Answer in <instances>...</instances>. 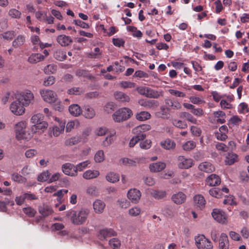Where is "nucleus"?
<instances>
[{
    "label": "nucleus",
    "instance_id": "55",
    "mask_svg": "<svg viewBox=\"0 0 249 249\" xmlns=\"http://www.w3.org/2000/svg\"><path fill=\"white\" fill-rule=\"evenodd\" d=\"M89 163L90 162L89 160H86L78 163L75 166L76 172L77 173L78 171H82Z\"/></svg>",
    "mask_w": 249,
    "mask_h": 249
},
{
    "label": "nucleus",
    "instance_id": "43",
    "mask_svg": "<svg viewBox=\"0 0 249 249\" xmlns=\"http://www.w3.org/2000/svg\"><path fill=\"white\" fill-rule=\"evenodd\" d=\"M23 212L25 214L30 217H34L36 213V210L30 206L23 208Z\"/></svg>",
    "mask_w": 249,
    "mask_h": 249
},
{
    "label": "nucleus",
    "instance_id": "57",
    "mask_svg": "<svg viewBox=\"0 0 249 249\" xmlns=\"http://www.w3.org/2000/svg\"><path fill=\"white\" fill-rule=\"evenodd\" d=\"M168 92L171 95L178 97H185L186 96V94L184 92L174 89H169Z\"/></svg>",
    "mask_w": 249,
    "mask_h": 249
},
{
    "label": "nucleus",
    "instance_id": "42",
    "mask_svg": "<svg viewBox=\"0 0 249 249\" xmlns=\"http://www.w3.org/2000/svg\"><path fill=\"white\" fill-rule=\"evenodd\" d=\"M117 204L122 209H126L130 206V203L125 198H120L117 200Z\"/></svg>",
    "mask_w": 249,
    "mask_h": 249
},
{
    "label": "nucleus",
    "instance_id": "31",
    "mask_svg": "<svg viewBox=\"0 0 249 249\" xmlns=\"http://www.w3.org/2000/svg\"><path fill=\"white\" fill-rule=\"evenodd\" d=\"M84 115L86 118L91 119L95 116V112L93 108L87 106L85 107Z\"/></svg>",
    "mask_w": 249,
    "mask_h": 249
},
{
    "label": "nucleus",
    "instance_id": "39",
    "mask_svg": "<svg viewBox=\"0 0 249 249\" xmlns=\"http://www.w3.org/2000/svg\"><path fill=\"white\" fill-rule=\"evenodd\" d=\"M196 146V143L193 141H188L182 145V148L186 151H189L194 149Z\"/></svg>",
    "mask_w": 249,
    "mask_h": 249
},
{
    "label": "nucleus",
    "instance_id": "35",
    "mask_svg": "<svg viewBox=\"0 0 249 249\" xmlns=\"http://www.w3.org/2000/svg\"><path fill=\"white\" fill-rule=\"evenodd\" d=\"M80 142V138L79 136H75L66 140L65 142V144L66 146H72Z\"/></svg>",
    "mask_w": 249,
    "mask_h": 249
},
{
    "label": "nucleus",
    "instance_id": "3",
    "mask_svg": "<svg viewBox=\"0 0 249 249\" xmlns=\"http://www.w3.org/2000/svg\"><path fill=\"white\" fill-rule=\"evenodd\" d=\"M26 123L25 121L18 123L15 126L16 138L18 140H28L31 137L29 133L26 131Z\"/></svg>",
    "mask_w": 249,
    "mask_h": 249
},
{
    "label": "nucleus",
    "instance_id": "59",
    "mask_svg": "<svg viewBox=\"0 0 249 249\" xmlns=\"http://www.w3.org/2000/svg\"><path fill=\"white\" fill-rule=\"evenodd\" d=\"M141 209L137 207H134L129 210V214L132 216H137L140 214Z\"/></svg>",
    "mask_w": 249,
    "mask_h": 249
},
{
    "label": "nucleus",
    "instance_id": "1",
    "mask_svg": "<svg viewBox=\"0 0 249 249\" xmlns=\"http://www.w3.org/2000/svg\"><path fill=\"white\" fill-rule=\"evenodd\" d=\"M89 212L88 210L81 209L79 211L70 210L66 212V216L69 218L71 222L75 225L84 224L88 217Z\"/></svg>",
    "mask_w": 249,
    "mask_h": 249
},
{
    "label": "nucleus",
    "instance_id": "17",
    "mask_svg": "<svg viewBox=\"0 0 249 249\" xmlns=\"http://www.w3.org/2000/svg\"><path fill=\"white\" fill-rule=\"evenodd\" d=\"M106 207L105 203L100 199H96L93 203L94 211L96 213H102Z\"/></svg>",
    "mask_w": 249,
    "mask_h": 249
},
{
    "label": "nucleus",
    "instance_id": "5",
    "mask_svg": "<svg viewBox=\"0 0 249 249\" xmlns=\"http://www.w3.org/2000/svg\"><path fill=\"white\" fill-rule=\"evenodd\" d=\"M195 240L198 249H213L212 243L204 235L200 234L196 236Z\"/></svg>",
    "mask_w": 249,
    "mask_h": 249
},
{
    "label": "nucleus",
    "instance_id": "50",
    "mask_svg": "<svg viewBox=\"0 0 249 249\" xmlns=\"http://www.w3.org/2000/svg\"><path fill=\"white\" fill-rule=\"evenodd\" d=\"M101 54V52L99 47H96L94 49V52H91L88 54V57L90 58H98Z\"/></svg>",
    "mask_w": 249,
    "mask_h": 249
},
{
    "label": "nucleus",
    "instance_id": "60",
    "mask_svg": "<svg viewBox=\"0 0 249 249\" xmlns=\"http://www.w3.org/2000/svg\"><path fill=\"white\" fill-rule=\"evenodd\" d=\"M55 82V78L53 76H49L47 78L45 79L43 85L47 87L52 85Z\"/></svg>",
    "mask_w": 249,
    "mask_h": 249
},
{
    "label": "nucleus",
    "instance_id": "45",
    "mask_svg": "<svg viewBox=\"0 0 249 249\" xmlns=\"http://www.w3.org/2000/svg\"><path fill=\"white\" fill-rule=\"evenodd\" d=\"M105 160L104 151L102 150L98 151L94 156V160L96 162H101Z\"/></svg>",
    "mask_w": 249,
    "mask_h": 249
},
{
    "label": "nucleus",
    "instance_id": "54",
    "mask_svg": "<svg viewBox=\"0 0 249 249\" xmlns=\"http://www.w3.org/2000/svg\"><path fill=\"white\" fill-rule=\"evenodd\" d=\"M8 14L12 18H19L21 17V13L16 9L13 8L9 10Z\"/></svg>",
    "mask_w": 249,
    "mask_h": 249
},
{
    "label": "nucleus",
    "instance_id": "25",
    "mask_svg": "<svg viewBox=\"0 0 249 249\" xmlns=\"http://www.w3.org/2000/svg\"><path fill=\"white\" fill-rule=\"evenodd\" d=\"M198 169L199 170L206 173H211L214 170L213 166L209 162L201 163L198 166Z\"/></svg>",
    "mask_w": 249,
    "mask_h": 249
},
{
    "label": "nucleus",
    "instance_id": "30",
    "mask_svg": "<svg viewBox=\"0 0 249 249\" xmlns=\"http://www.w3.org/2000/svg\"><path fill=\"white\" fill-rule=\"evenodd\" d=\"M69 110L71 114L74 116H78L81 113L80 107L77 104H73L69 107Z\"/></svg>",
    "mask_w": 249,
    "mask_h": 249
},
{
    "label": "nucleus",
    "instance_id": "32",
    "mask_svg": "<svg viewBox=\"0 0 249 249\" xmlns=\"http://www.w3.org/2000/svg\"><path fill=\"white\" fill-rule=\"evenodd\" d=\"M25 41V38L24 36L19 35L13 41L12 45L15 48H18L22 45Z\"/></svg>",
    "mask_w": 249,
    "mask_h": 249
},
{
    "label": "nucleus",
    "instance_id": "24",
    "mask_svg": "<svg viewBox=\"0 0 249 249\" xmlns=\"http://www.w3.org/2000/svg\"><path fill=\"white\" fill-rule=\"evenodd\" d=\"M57 41L61 46H67L72 42V40L69 36L61 35L57 36Z\"/></svg>",
    "mask_w": 249,
    "mask_h": 249
},
{
    "label": "nucleus",
    "instance_id": "53",
    "mask_svg": "<svg viewBox=\"0 0 249 249\" xmlns=\"http://www.w3.org/2000/svg\"><path fill=\"white\" fill-rule=\"evenodd\" d=\"M173 124L176 127L181 129H185L187 127V124L185 122H183L181 120H174L173 121Z\"/></svg>",
    "mask_w": 249,
    "mask_h": 249
},
{
    "label": "nucleus",
    "instance_id": "7",
    "mask_svg": "<svg viewBox=\"0 0 249 249\" xmlns=\"http://www.w3.org/2000/svg\"><path fill=\"white\" fill-rule=\"evenodd\" d=\"M40 94L43 100L50 104L54 103L57 99V94L53 91L51 90H40Z\"/></svg>",
    "mask_w": 249,
    "mask_h": 249
},
{
    "label": "nucleus",
    "instance_id": "41",
    "mask_svg": "<svg viewBox=\"0 0 249 249\" xmlns=\"http://www.w3.org/2000/svg\"><path fill=\"white\" fill-rule=\"evenodd\" d=\"M47 123L42 120L41 122H40L39 124L34 125L32 126V129L33 131H35V132H36L37 130H43L47 127Z\"/></svg>",
    "mask_w": 249,
    "mask_h": 249
},
{
    "label": "nucleus",
    "instance_id": "48",
    "mask_svg": "<svg viewBox=\"0 0 249 249\" xmlns=\"http://www.w3.org/2000/svg\"><path fill=\"white\" fill-rule=\"evenodd\" d=\"M43 116L42 114L38 113L33 115L31 119V122L34 124V125L39 124L43 120Z\"/></svg>",
    "mask_w": 249,
    "mask_h": 249
},
{
    "label": "nucleus",
    "instance_id": "63",
    "mask_svg": "<svg viewBox=\"0 0 249 249\" xmlns=\"http://www.w3.org/2000/svg\"><path fill=\"white\" fill-rule=\"evenodd\" d=\"M2 36L4 39L11 40L15 36V32L14 31H8L4 33Z\"/></svg>",
    "mask_w": 249,
    "mask_h": 249
},
{
    "label": "nucleus",
    "instance_id": "33",
    "mask_svg": "<svg viewBox=\"0 0 249 249\" xmlns=\"http://www.w3.org/2000/svg\"><path fill=\"white\" fill-rule=\"evenodd\" d=\"M53 56L56 60L62 61L66 58V53L62 50H57L54 52Z\"/></svg>",
    "mask_w": 249,
    "mask_h": 249
},
{
    "label": "nucleus",
    "instance_id": "20",
    "mask_svg": "<svg viewBox=\"0 0 249 249\" xmlns=\"http://www.w3.org/2000/svg\"><path fill=\"white\" fill-rule=\"evenodd\" d=\"M165 103L167 107L172 109H179L181 107V104L174 99L166 98L164 100Z\"/></svg>",
    "mask_w": 249,
    "mask_h": 249
},
{
    "label": "nucleus",
    "instance_id": "37",
    "mask_svg": "<svg viewBox=\"0 0 249 249\" xmlns=\"http://www.w3.org/2000/svg\"><path fill=\"white\" fill-rule=\"evenodd\" d=\"M106 178L108 181L111 183H115L119 180V175L113 172L107 174Z\"/></svg>",
    "mask_w": 249,
    "mask_h": 249
},
{
    "label": "nucleus",
    "instance_id": "64",
    "mask_svg": "<svg viewBox=\"0 0 249 249\" xmlns=\"http://www.w3.org/2000/svg\"><path fill=\"white\" fill-rule=\"evenodd\" d=\"M190 101L194 104H199L204 103L205 101L199 97L196 96H191L189 98Z\"/></svg>",
    "mask_w": 249,
    "mask_h": 249
},
{
    "label": "nucleus",
    "instance_id": "4",
    "mask_svg": "<svg viewBox=\"0 0 249 249\" xmlns=\"http://www.w3.org/2000/svg\"><path fill=\"white\" fill-rule=\"evenodd\" d=\"M16 99L20 102L22 105L27 107L34 102V95L30 90H25L18 94Z\"/></svg>",
    "mask_w": 249,
    "mask_h": 249
},
{
    "label": "nucleus",
    "instance_id": "10",
    "mask_svg": "<svg viewBox=\"0 0 249 249\" xmlns=\"http://www.w3.org/2000/svg\"><path fill=\"white\" fill-rule=\"evenodd\" d=\"M213 217L218 222L224 224L227 220V215L226 213L222 211L214 209L212 213Z\"/></svg>",
    "mask_w": 249,
    "mask_h": 249
},
{
    "label": "nucleus",
    "instance_id": "11",
    "mask_svg": "<svg viewBox=\"0 0 249 249\" xmlns=\"http://www.w3.org/2000/svg\"><path fill=\"white\" fill-rule=\"evenodd\" d=\"M127 196L132 203L136 204L141 198V193L137 189H131L128 191Z\"/></svg>",
    "mask_w": 249,
    "mask_h": 249
},
{
    "label": "nucleus",
    "instance_id": "56",
    "mask_svg": "<svg viewBox=\"0 0 249 249\" xmlns=\"http://www.w3.org/2000/svg\"><path fill=\"white\" fill-rule=\"evenodd\" d=\"M181 116L185 118L187 121L190 122L193 124L196 123V120L191 114L187 112H183L181 114Z\"/></svg>",
    "mask_w": 249,
    "mask_h": 249
},
{
    "label": "nucleus",
    "instance_id": "26",
    "mask_svg": "<svg viewBox=\"0 0 249 249\" xmlns=\"http://www.w3.org/2000/svg\"><path fill=\"white\" fill-rule=\"evenodd\" d=\"M114 96L116 100L121 102H129L130 101L129 96L121 91L115 92Z\"/></svg>",
    "mask_w": 249,
    "mask_h": 249
},
{
    "label": "nucleus",
    "instance_id": "34",
    "mask_svg": "<svg viewBox=\"0 0 249 249\" xmlns=\"http://www.w3.org/2000/svg\"><path fill=\"white\" fill-rule=\"evenodd\" d=\"M145 96L151 98H158L160 96V93L158 91L148 87L146 89Z\"/></svg>",
    "mask_w": 249,
    "mask_h": 249
},
{
    "label": "nucleus",
    "instance_id": "40",
    "mask_svg": "<svg viewBox=\"0 0 249 249\" xmlns=\"http://www.w3.org/2000/svg\"><path fill=\"white\" fill-rule=\"evenodd\" d=\"M237 155L234 153H229L226 157L225 162L227 164L231 165L237 160Z\"/></svg>",
    "mask_w": 249,
    "mask_h": 249
},
{
    "label": "nucleus",
    "instance_id": "29",
    "mask_svg": "<svg viewBox=\"0 0 249 249\" xmlns=\"http://www.w3.org/2000/svg\"><path fill=\"white\" fill-rule=\"evenodd\" d=\"M161 146L166 150H170L174 148L176 143L172 140L167 139L160 142Z\"/></svg>",
    "mask_w": 249,
    "mask_h": 249
},
{
    "label": "nucleus",
    "instance_id": "61",
    "mask_svg": "<svg viewBox=\"0 0 249 249\" xmlns=\"http://www.w3.org/2000/svg\"><path fill=\"white\" fill-rule=\"evenodd\" d=\"M151 142L149 140H146L140 143V146L142 149H148L151 146Z\"/></svg>",
    "mask_w": 249,
    "mask_h": 249
},
{
    "label": "nucleus",
    "instance_id": "19",
    "mask_svg": "<svg viewBox=\"0 0 249 249\" xmlns=\"http://www.w3.org/2000/svg\"><path fill=\"white\" fill-rule=\"evenodd\" d=\"M229 240L227 235L222 233L219 239V249H229Z\"/></svg>",
    "mask_w": 249,
    "mask_h": 249
},
{
    "label": "nucleus",
    "instance_id": "9",
    "mask_svg": "<svg viewBox=\"0 0 249 249\" xmlns=\"http://www.w3.org/2000/svg\"><path fill=\"white\" fill-rule=\"evenodd\" d=\"M178 166L180 169H188L194 164V160L191 158H186L184 156L178 157Z\"/></svg>",
    "mask_w": 249,
    "mask_h": 249
},
{
    "label": "nucleus",
    "instance_id": "49",
    "mask_svg": "<svg viewBox=\"0 0 249 249\" xmlns=\"http://www.w3.org/2000/svg\"><path fill=\"white\" fill-rule=\"evenodd\" d=\"M91 131V129L89 128H87L84 129L82 132L80 136L79 137L80 138V142H87L88 137L89 136Z\"/></svg>",
    "mask_w": 249,
    "mask_h": 249
},
{
    "label": "nucleus",
    "instance_id": "38",
    "mask_svg": "<svg viewBox=\"0 0 249 249\" xmlns=\"http://www.w3.org/2000/svg\"><path fill=\"white\" fill-rule=\"evenodd\" d=\"M163 213L164 214L169 217H172L175 216L176 214L175 210L171 206H166L164 210H163Z\"/></svg>",
    "mask_w": 249,
    "mask_h": 249
},
{
    "label": "nucleus",
    "instance_id": "21",
    "mask_svg": "<svg viewBox=\"0 0 249 249\" xmlns=\"http://www.w3.org/2000/svg\"><path fill=\"white\" fill-rule=\"evenodd\" d=\"M149 169L152 172H158L162 171L166 167V164L163 162H157L149 165Z\"/></svg>",
    "mask_w": 249,
    "mask_h": 249
},
{
    "label": "nucleus",
    "instance_id": "2",
    "mask_svg": "<svg viewBox=\"0 0 249 249\" xmlns=\"http://www.w3.org/2000/svg\"><path fill=\"white\" fill-rule=\"evenodd\" d=\"M132 114V111L130 109L122 107L113 114L112 118L115 122H121L128 120Z\"/></svg>",
    "mask_w": 249,
    "mask_h": 249
},
{
    "label": "nucleus",
    "instance_id": "13",
    "mask_svg": "<svg viewBox=\"0 0 249 249\" xmlns=\"http://www.w3.org/2000/svg\"><path fill=\"white\" fill-rule=\"evenodd\" d=\"M186 196L182 192H178L174 194L171 196V200L177 205H180L185 202Z\"/></svg>",
    "mask_w": 249,
    "mask_h": 249
},
{
    "label": "nucleus",
    "instance_id": "27",
    "mask_svg": "<svg viewBox=\"0 0 249 249\" xmlns=\"http://www.w3.org/2000/svg\"><path fill=\"white\" fill-rule=\"evenodd\" d=\"M151 196L155 199H162L166 196L167 193L165 191L153 190L151 192Z\"/></svg>",
    "mask_w": 249,
    "mask_h": 249
},
{
    "label": "nucleus",
    "instance_id": "8",
    "mask_svg": "<svg viewBox=\"0 0 249 249\" xmlns=\"http://www.w3.org/2000/svg\"><path fill=\"white\" fill-rule=\"evenodd\" d=\"M25 106H23L19 102L18 99L16 100L13 102L10 107V110L11 112L16 115H21L25 112Z\"/></svg>",
    "mask_w": 249,
    "mask_h": 249
},
{
    "label": "nucleus",
    "instance_id": "44",
    "mask_svg": "<svg viewBox=\"0 0 249 249\" xmlns=\"http://www.w3.org/2000/svg\"><path fill=\"white\" fill-rule=\"evenodd\" d=\"M115 134V132H113L112 133H111L107 137L106 139L103 142V146L105 147H107L109 146L114 141L113 137Z\"/></svg>",
    "mask_w": 249,
    "mask_h": 249
},
{
    "label": "nucleus",
    "instance_id": "12",
    "mask_svg": "<svg viewBox=\"0 0 249 249\" xmlns=\"http://www.w3.org/2000/svg\"><path fill=\"white\" fill-rule=\"evenodd\" d=\"M62 170L63 172L68 176L75 177L77 175L75 166L70 163H66L63 164Z\"/></svg>",
    "mask_w": 249,
    "mask_h": 249
},
{
    "label": "nucleus",
    "instance_id": "28",
    "mask_svg": "<svg viewBox=\"0 0 249 249\" xmlns=\"http://www.w3.org/2000/svg\"><path fill=\"white\" fill-rule=\"evenodd\" d=\"M44 59V55L39 53H33L29 57L28 61L31 63H36Z\"/></svg>",
    "mask_w": 249,
    "mask_h": 249
},
{
    "label": "nucleus",
    "instance_id": "46",
    "mask_svg": "<svg viewBox=\"0 0 249 249\" xmlns=\"http://www.w3.org/2000/svg\"><path fill=\"white\" fill-rule=\"evenodd\" d=\"M83 90L79 87H73L67 90V93L70 95H80L83 93Z\"/></svg>",
    "mask_w": 249,
    "mask_h": 249
},
{
    "label": "nucleus",
    "instance_id": "36",
    "mask_svg": "<svg viewBox=\"0 0 249 249\" xmlns=\"http://www.w3.org/2000/svg\"><path fill=\"white\" fill-rule=\"evenodd\" d=\"M151 117L150 114L147 111H141L139 113H137L136 118V119L140 121H144L149 119Z\"/></svg>",
    "mask_w": 249,
    "mask_h": 249
},
{
    "label": "nucleus",
    "instance_id": "14",
    "mask_svg": "<svg viewBox=\"0 0 249 249\" xmlns=\"http://www.w3.org/2000/svg\"><path fill=\"white\" fill-rule=\"evenodd\" d=\"M194 202L195 207L200 210H202L205 206V199L203 196L201 195L195 196L194 197Z\"/></svg>",
    "mask_w": 249,
    "mask_h": 249
},
{
    "label": "nucleus",
    "instance_id": "18",
    "mask_svg": "<svg viewBox=\"0 0 249 249\" xmlns=\"http://www.w3.org/2000/svg\"><path fill=\"white\" fill-rule=\"evenodd\" d=\"M116 235V232L112 229H104L99 231V238L101 240Z\"/></svg>",
    "mask_w": 249,
    "mask_h": 249
},
{
    "label": "nucleus",
    "instance_id": "58",
    "mask_svg": "<svg viewBox=\"0 0 249 249\" xmlns=\"http://www.w3.org/2000/svg\"><path fill=\"white\" fill-rule=\"evenodd\" d=\"M57 67L53 64H50L47 65L44 69L45 73H53L56 71Z\"/></svg>",
    "mask_w": 249,
    "mask_h": 249
},
{
    "label": "nucleus",
    "instance_id": "52",
    "mask_svg": "<svg viewBox=\"0 0 249 249\" xmlns=\"http://www.w3.org/2000/svg\"><path fill=\"white\" fill-rule=\"evenodd\" d=\"M209 194L212 196L220 198L222 196V192L220 189L218 188H213L210 190Z\"/></svg>",
    "mask_w": 249,
    "mask_h": 249
},
{
    "label": "nucleus",
    "instance_id": "51",
    "mask_svg": "<svg viewBox=\"0 0 249 249\" xmlns=\"http://www.w3.org/2000/svg\"><path fill=\"white\" fill-rule=\"evenodd\" d=\"M109 244L113 249H118L121 246V242L117 238H113L109 240Z\"/></svg>",
    "mask_w": 249,
    "mask_h": 249
},
{
    "label": "nucleus",
    "instance_id": "6",
    "mask_svg": "<svg viewBox=\"0 0 249 249\" xmlns=\"http://www.w3.org/2000/svg\"><path fill=\"white\" fill-rule=\"evenodd\" d=\"M151 126L149 124H142L135 127L132 130L133 133L138 140H142L146 137L145 132L149 130Z\"/></svg>",
    "mask_w": 249,
    "mask_h": 249
},
{
    "label": "nucleus",
    "instance_id": "23",
    "mask_svg": "<svg viewBox=\"0 0 249 249\" xmlns=\"http://www.w3.org/2000/svg\"><path fill=\"white\" fill-rule=\"evenodd\" d=\"M206 182L208 185L213 186L219 184L221 182V180L217 175L211 174L207 178Z\"/></svg>",
    "mask_w": 249,
    "mask_h": 249
},
{
    "label": "nucleus",
    "instance_id": "22",
    "mask_svg": "<svg viewBox=\"0 0 249 249\" xmlns=\"http://www.w3.org/2000/svg\"><path fill=\"white\" fill-rule=\"evenodd\" d=\"M100 175L99 171L96 170H88L83 174V178L87 180H89L97 178Z\"/></svg>",
    "mask_w": 249,
    "mask_h": 249
},
{
    "label": "nucleus",
    "instance_id": "15",
    "mask_svg": "<svg viewBox=\"0 0 249 249\" xmlns=\"http://www.w3.org/2000/svg\"><path fill=\"white\" fill-rule=\"evenodd\" d=\"M64 123L60 124L59 126L54 125L52 127H50L49 135L51 136L53 135L54 137H57L64 131Z\"/></svg>",
    "mask_w": 249,
    "mask_h": 249
},
{
    "label": "nucleus",
    "instance_id": "62",
    "mask_svg": "<svg viewBox=\"0 0 249 249\" xmlns=\"http://www.w3.org/2000/svg\"><path fill=\"white\" fill-rule=\"evenodd\" d=\"M190 131L192 134L196 137H199L201 133L200 129L195 126H192L190 128Z\"/></svg>",
    "mask_w": 249,
    "mask_h": 249
},
{
    "label": "nucleus",
    "instance_id": "47",
    "mask_svg": "<svg viewBox=\"0 0 249 249\" xmlns=\"http://www.w3.org/2000/svg\"><path fill=\"white\" fill-rule=\"evenodd\" d=\"M50 174L48 171L41 173L37 177V180L40 182H44L49 180Z\"/></svg>",
    "mask_w": 249,
    "mask_h": 249
},
{
    "label": "nucleus",
    "instance_id": "16",
    "mask_svg": "<svg viewBox=\"0 0 249 249\" xmlns=\"http://www.w3.org/2000/svg\"><path fill=\"white\" fill-rule=\"evenodd\" d=\"M38 212L43 217H46L52 214L53 210L50 206L43 204L38 207Z\"/></svg>",
    "mask_w": 249,
    "mask_h": 249
}]
</instances>
